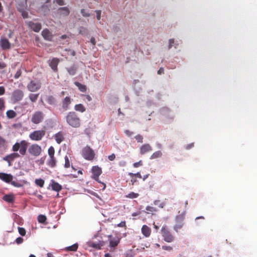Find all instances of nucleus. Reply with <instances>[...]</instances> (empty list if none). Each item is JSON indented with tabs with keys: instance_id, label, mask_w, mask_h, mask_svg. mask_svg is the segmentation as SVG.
<instances>
[{
	"instance_id": "nucleus-1",
	"label": "nucleus",
	"mask_w": 257,
	"mask_h": 257,
	"mask_svg": "<svg viewBox=\"0 0 257 257\" xmlns=\"http://www.w3.org/2000/svg\"><path fill=\"white\" fill-rule=\"evenodd\" d=\"M66 121L72 127L78 128L81 126V119L74 111L69 112L66 116Z\"/></svg>"
},
{
	"instance_id": "nucleus-2",
	"label": "nucleus",
	"mask_w": 257,
	"mask_h": 257,
	"mask_svg": "<svg viewBox=\"0 0 257 257\" xmlns=\"http://www.w3.org/2000/svg\"><path fill=\"white\" fill-rule=\"evenodd\" d=\"M29 143L26 140H22L16 143L12 147V151L14 152L19 151L20 155L25 156L28 148Z\"/></svg>"
},
{
	"instance_id": "nucleus-3",
	"label": "nucleus",
	"mask_w": 257,
	"mask_h": 257,
	"mask_svg": "<svg viewBox=\"0 0 257 257\" xmlns=\"http://www.w3.org/2000/svg\"><path fill=\"white\" fill-rule=\"evenodd\" d=\"M185 217V211H183L180 213L179 212V214L177 215L175 218L176 224L174 226V229L178 232V230L181 229L184 225V221Z\"/></svg>"
},
{
	"instance_id": "nucleus-4",
	"label": "nucleus",
	"mask_w": 257,
	"mask_h": 257,
	"mask_svg": "<svg viewBox=\"0 0 257 257\" xmlns=\"http://www.w3.org/2000/svg\"><path fill=\"white\" fill-rule=\"evenodd\" d=\"M161 231L165 241L172 242L174 240L175 237L174 235L170 232L166 225H164L162 227Z\"/></svg>"
},
{
	"instance_id": "nucleus-5",
	"label": "nucleus",
	"mask_w": 257,
	"mask_h": 257,
	"mask_svg": "<svg viewBox=\"0 0 257 257\" xmlns=\"http://www.w3.org/2000/svg\"><path fill=\"white\" fill-rule=\"evenodd\" d=\"M82 155L85 159L91 161L94 158L95 153L89 146H87L82 149Z\"/></svg>"
},
{
	"instance_id": "nucleus-6",
	"label": "nucleus",
	"mask_w": 257,
	"mask_h": 257,
	"mask_svg": "<svg viewBox=\"0 0 257 257\" xmlns=\"http://www.w3.org/2000/svg\"><path fill=\"white\" fill-rule=\"evenodd\" d=\"M28 151L31 156L38 157L41 155L42 150L40 146L37 144H33L29 147Z\"/></svg>"
},
{
	"instance_id": "nucleus-7",
	"label": "nucleus",
	"mask_w": 257,
	"mask_h": 257,
	"mask_svg": "<svg viewBox=\"0 0 257 257\" xmlns=\"http://www.w3.org/2000/svg\"><path fill=\"white\" fill-rule=\"evenodd\" d=\"M44 116L45 114L42 111H36L32 115L31 121L33 123L37 124L43 121Z\"/></svg>"
},
{
	"instance_id": "nucleus-8",
	"label": "nucleus",
	"mask_w": 257,
	"mask_h": 257,
	"mask_svg": "<svg viewBox=\"0 0 257 257\" xmlns=\"http://www.w3.org/2000/svg\"><path fill=\"white\" fill-rule=\"evenodd\" d=\"M24 95L22 90L19 89H16L12 93L11 100L13 103H16L23 99Z\"/></svg>"
},
{
	"instance_id": "nucleus-9",
	"label": "nucleus",
	"mask_w": 257,
	"mask_h": 257,
	"mask_svg": "<svg viewBox=\"0 0 257 257\" xmlns=\"http://www.w3.org/2000/svg\"><path fill=\"white\" fill-rule=\"evenodd\" d=\"M45 134L46 132L44 130L35 131L30 134L29 138L31 140L39 141L42 139Z\"/></svg>"
},
{
	"instance_id": "nucleus-10",
	"label": "nucleus",
	"mask_w": 257,
	"mask_h": 257,
	"mask_svg": "<svg viewBox=\"0 0 257 257\" xmlns=\"http://www.w3.org/2000/svg\"><path fill=\"white\" fill-rule=\"evenodd\" d=\"M27 87L30 91L36 92L40 89L41 83L39 80H31Z\"/></svg>"
},
{
	"instance_id": "nucleus-11",
	"label": "nucleus",
	"mask_w": 257,
	"mask_h": 257,
	"mask_svg": "<svg viewBox=\"0 0 257 257\" xmlns=\"http://www.w3.org/2000/svg\"><path fill=\"white\" fill-rule=\"evenodd\" d=\"M20 157V155L17 152H14L7 155L5 157L3 158V160L7 162L9 164V166H10L12 165V162L14 161L16 159Z\"/></svg>"
},
{
	"instance_id": "nucleus-12",
	"label": "nucleus",
	"mask_w": 257,
	"mask_h": 257,
	"mask_svg": "<svg viewBox=\"0 0 257 257\" xmlns=\"http://www.w3.org/2000/svg\"><path fill=\"white\" fill-rule=\"evenodd\" d=\"M92 178L100 183L98 177L102 173L101 169L98 166H94L92 168Z\"/></svg>"
},
{
	"instance_id": "nucleus-13",
	"label": "nucleus",
	"mask_w": 257,
	"mask_h": 257,
	"mask_svg": "<svg viewBox=\"0 0 257 257\" xmlns=\"http://www.w3.org/2000/svg\"><path fill=\"white\" fill-rule=\"evenodd\" d=\"M0 46L4 50H9L11 48V44L6 38H1L0 39Z\"/></svg>"
},
{
	"instance_id": "nucleus-14",
	"label": "nucleus",
	"mask_w": 257,
	"mask_h": 257,
	"mask_svg": "<svg viewBox=\"0 0 257 257\" xmlns=\"http://www.w3.org/2000/svg\"><path fill=\"white\" fill-rule=\"evenodd\" d=\"M109 241V246L111 248L116 247L119 243L120 239L118 237H113L112 235H109L108 236Z\"/></svg>"
},
{
	"instance_id": "nucleus-15",
	"label": "nucleus",
	"mask_w": 257,
	"mask_h": 257,
	"mask_svg": "<svg viewBox=\"0 0 257 257\" xmlns=\"http://www.w3.org/2000/svg\"><path fill=\"white\" fill-rule=\"evenodd\" d=\"M60 62L58 58H53L51 60L49 61V66L54 72L58 71V65Z\"/></svg>"
},
{
	"instance_id": "nucleus-16",
	"label": "nucleus",
	"mask_w": 257,
	"mask_h": 257,
	"mask_svg": "<svg viewBox=\"0 0 257 257\" xmlns=\"http://www.w3.org/2000/svg\"><path fill=\"white\" fill-rule=\"evenodd\" d=\"M28 26L35 32H39L42 28L41 24L39 23L29 22L28 23Z\"/></svg>"
},
{
	"instance_id": "nucleus-17",
	"label": "nucleus",
	"mask_w": 257,
	"mask_h": 257,
	"mask_svg": "<svg viewBox=\"0 0 257 257\" xmlns=\"http://www.w3.org/2000/svg\"><path fill=\"white\" fill-rule=\"evenodd\" d=\"M13 177L11 174L5 173H0V179L6 183H10Z\"/></svg>"
},
{
	"instance_id": "nucleus-18",
	"label": "nucleus",
	"mask_w": 257,
	"mask_h": 257,
	"mask_svg": "<svg viewBox=\"0 0 257 257\" xmlns=\"http://www.w3.org/2000/svg\"><path fill=\"white\" fill-rule=\"evenodd\" d=\"M152 151V147L149 144H145L140 148V153L144 155Z\"/></svg>"
},
{
	"instance_id": "nucleus-19",
	"label": "nucleus",
	"mask_w": 257,
	"mask_h": 257,
	"mask_svg": "<svg viewBox=\"0 0 257 257\" xmlns=\"http://www.w3.org/2000/svg\"><path fill=\"white\" fill-rule=\"evenodd\" d=\"M71 102V99L69 96H66L65 97L62 102V108L65 110H67L69 108V105Z\"/></svg>"
},
{
	"instance_id": "nucleus-20",
	"label": "nucleus",
	"mask_w": 257,
	"mask_h": 257,
	"mask_svg": "<svg viewBox=\"0 0 257 257\" xmlns=\"http://www.w3.org/2000/svg\"><path fill=\"white\" fill-rule=\"evenodd\" d=\"M42 35L45 40L48 41H51L53 38L52 33L47 29L43 30Z\"/></svg>"
},
{
	"instance_id": "nucleus-21",
	"label": "nucleus",
	"mask_w": 257,
	"mask_h": 257,
	"mask_svg": "<svg viewBox=\"0 0 257 257\" xmlns=\"http://www.w3.org/2000/svg\"><path fill=\"white\" fill-rule=\"evenodd\" d=\"M51 186L53 190L58 192L60 191L62 189V186L53 180H51Z\"/></svg>"
},
{
	"instance_id": "nucleus-22",
	"label": "nucleus",
	"mask_w": 257,
	"mask_h": 257,
	"mask_svg": "<svg viewBox=\"0 0 257 257\" xmlns=\"http://www.w3.org/2000/svg\"><path fill=\"white\" fill-rule=\"evenodd\" d=\"M54 138L56 142L60 144L64 140L63 133L62 132H59L54 135Z\"/></svg>"
},
{
	"instance_id": "nucleus-23",
	"label": "nucleus",
	"mask_w": 257,
	"mask_h": 257,
	"mask_svg": "<svg viewBox=\"0 0 257 257\" xmlns=\"http://www.w3.org/2000/svg\"><path fill=\"white\" fill-rule=\"evenodd\" d=\"M142 232L143 234L148 237L150 236L151 233V228L146 225H144L142 228Z\"/></svg>"
},
{
	"instance_id": "nucleus-24",
	"label": "nucleus",
	"mask_w": 257,
	"mask_h": 257,
	"mask_svg": "<svg viewBox=\"0 0 257 257\" xmlns=\"http://www.w3.org/2000/svg\"><path fill=\"white\" fill-rule=\"evenodd\" d=\"M56 159L55 157H49L47 161V165L51 168H54L56 165Z\"/></svg>"
},
{
	"instance_id": "nucleus-25",
	"label": "nucleus",
	"mask_w": 257,
	"mask_h": 257,
	"mask_svg": "<svg viewBox=\"0 0 257 257\" xmlns=\"http://www.w3.org/2000/svg\"><path fill=\"white\" fill-rule=\"evenodd\" d=\"M104 245V243L103 241H99L98 243L92 242L89 246L97 249H100Z\"/></svg>"
},
{
	"instance_id": "nucleus-26",
	"label": "nucleus",
	"mask_w": 257,
	"mask_h": 257,
	"mask_svg": "<svg viewBox=\"0 0 257 257\" xmlns=\"http://www.w3.org/2000/svg\"><path fill=\"white\" fill-rule=\"evenodd\" d=\"M3 199L8 203H13L15 200V197L13 194H6L3 196Z\"/></svg>"
},
{
	"instance_id": "nucleus-27",
	"label": "nucleus",
	"mask_w": 257,
	"mask_h": 257,
	"mask_svg": "<svg viewBox=\"0 0 257 257\" xmlns=\"http://www.w3.org/2000/svg\"><path fill=\"white\" fill-rule=\"evenodd\" d=\"M46 101L49 104L53 105L55 104L56 100L52 95H48L46 96Z\"/></svg>"
},
{
	"instance_id": "nucleus-28",
	"label": "nucleus",
	"mask_w": 257,
	"mask_h": 257,
	"mask_svg": "<svg viewBox=\"0 0 257 257\" xmlns=\"http://www.w3.org/2000/svg\"><path fill=\"white\" fill-rule=\"evenodd\" d=\"M74 109L76 111L83 112L86 110L84 106L82 104H76L74 106Z\"/></svg>"
},
{
	"instance_id": "nucleus-29",
	"label": "nucleus",
	"mask_w": 257,
	"mask_h": 257,
	"mask_svg": "<svg viewBox=\"0 0 257 257\" xmlns=\"http://www.w3.org/2000/svg\"><path fill=\"white\" fill-rule=\"evenodd\" d=\"M75 85L78 87L79 89L83 92H85L86 91L87 88L85 85L82 84L81 83L78 82H75L74 83Z\"/></svg>"
},
{
	"instance_id": "nucleus-30",
	"label": "nucleus",
	"mask_w": 257,
	"mask_h": 257,
	"mask_svg": "<svg viewBox=\"0 0 257 257\" xmlns=\"http://www.w3.org/2000/svg\"><path fill=\"white\" fill-rule=\"evenodd\" d=\"M6 115L9 118H14L17 115V113L13 110H9L6 112Z\"/></svg>"
},
{
	"instance_id": "nucleus-31",
	"label": "nucleus",
	"mask_w": 257,
	"mask_h": 257,
	"mask_svg": "<svg viewBox=\"0 0 257 257\" xmlns=\"http://www.w3.org/2000/svg\"><path fill=\"white\" fill-rule=\"evenodd\" d=\"M59 11H62L61 15L67 16L70 14V11L67 7H61L59 9Z\"/></svg>"
},
{
	"instance_id": "nucleus-32",
	"label": "nucleus",
	"mask_w": 257,
	"mask_h": 257,
	"mask_svg": "<svg viewBox=\"0 0 257 257\" xmlns=\"http://www.w3.org/2000/svg\"><path fill=\"white\" fill-rule=\"evenodd\" d=\"M162 156V153L161 151H158L154 153L150 157L151 159H155L158 158H160Z\"/></svg>"
},
{
	"instance_id": "nucleus-33",
	"label": "nucleus",
	"mask_w": 257,
	"mask_h": 257,
	"mask_svg": "<svg viewBox=\"0 0 257 257\" xmlns=\"http://www.w3.org/2000/svg\"><path fill=\"white\" fill-rule=\"evenodd\" d=\"M78 247V244L77 243H75L71 246H68L66 248V250L67 251H76Z\"/></svg>"
},
{
	"instance_id": "nucleus-34",
	"label": "nucleus",
	"mask_w": 257,
	"mask_h": 257,
	"mask_svg": "<svg viewBox=\"0 0 257 257\" xmlns=\"http://www.w3.org/2000/svg\"><path fill=\"white\" fill-rule=\"evenodd\" d=\"M35 182L37 186L40 187L41 188L43 187L45 183L44 180L42 179H37L35 180Z\"/></svg>"
},
{
	"instance_id": "nucleus-35",
	"label": "nucleus",
	"mask_w": 257,
	"mask_h": 257,
	"mask_svg": "<svg viewBox=\"0 0 257 257\" xmlns=\"http://www.w3.org/2000/svg\"><path fill=\"white\" fill-rule=\"evenodd\" d=\"M79 33L82 35H87L88 34V30L83 27H80L79 28Z\"/></svg>"
},
{
	"instance_id": "nucleus-36",
	"label": "nucleus",
	"mask_w": 257,
	"mask_h": 257,
	"mask_svg": "<svg viewBox=\"0 0 257 257\" xmlns=\"http://www.w3.org/2000/svg\"><path fill=\"white\" fill-rule=\"evenodd\" d=\"M39 94L38 93V94L31 93L29 95V98L31 100V101L33 102H35L37 100V99L39 97Z\"/></svg>"
},
{
	"instance_id": "nucleus-37",
	"label": "nucleus",
	"mask_w": 257,
	"mask_h": 257,
	"mask_svg": "<svg viewBox=\"0 0 257 257\" xmlns=\"http://www.w3.org/2000/svg\"><path fill=\"white\" fill-rule=\"evenodd\" d=\"M47 219L46 216L44 215H39L38 217V221L39 223H44Z\"/></svg>"
},
{
	"instance_id": "nucleus-38",
	"label": "nucleus",
	"mask_w": 257,
	"mask_h": 257,
	"mask_svg": "<svg viewBox=\"0 0 257 257\" xmlns=\"http://www.w3.org/2000/svg\"><path fill=\"white\" fill-rule=\"evenodd\" d=\"M139 196V194L138 193H136L132 192L128 193L127 195H125V197L131 199H134L137 198Z\"/></svg>"
},
{
	"instance_id": "nucleus-39",
	"label": "nucleus",
	"mask_w": 257,
	"mask_h": 257,
	"mask_svg": "<svg viewBox=\"0 0 257 257\" xmlns=\"http://www.w3.org/2000/svg\"><path fill=\"white\" fill-rule=\"evenodd\" d=\"M48 154L49 156V157H54L55 154V149L53 147L51 146L48 150Z\"/></svg>"
},
{
	"instance_id": "nucleus-40",
	"label": "nucleus",
	"mask_w": 257,
	"mask_h": 257,
	"mask_svg": "<svg viewBox=\"0 0 257 257\" xmlns=\"http://www.w3.org/2000/svg\"><path fill=\"white\" fill-rule=\"evenodd\" d=\"M65 159V164L64 167L66 168H68L70 167V162L69 160V157L67 156H66L64 158Z\"/></svg>"
},
{
	"instance_id": "nucleus-41",
	"label": "nucleus",
	"mask_w": 257,
	"mask_h": 257,
	"mask_svg": "<svg viewBox=\"0 0 257 257\" xmlns=\"http://www.w3.org/2000/svg\"><path fill=\"white\" fill-rule=\"evenodd\" d=\"M67 71L70 75H74L76 73V68L74 66L71 67L67 69Z\"/></svg>"
},
{
	"instance_id": "nucleus-42",
	"label": "nucleus",
	"mask_w": 257,
	"mask_h": 257,
	"mask_svg": "<svg viewBox=\"0 0 257 257\" xmlns=\"http://www.w3.org/2000/svg\"><path fill=\"white\" fill-rule=\"evenodd\" d=\"M154 204L155 205L158 206L160 208H163L165 205L163 202H162L159 200H156L154 201Z\"/></svg>"
},
{
	"instance_id": "nucleus-43",
	"label": "nucleus",
	"mask_w": 257,
	"mask_h": 257,
	"mask_svg": "<svg viewBox=\"0 0 257 257\" xmlns=\"http://www.w3.org/2000/svg\"><path fill=\"white\" fill-rule=\"evenodd\" d=\"M146 209L148 212H152V213L156 212L157 211V209L156 208L152 207V206H147L146 208Z\"/></svg>"
},
{
	"instance_id": "nucleus-44",
	"label": "nucleus",
	"mask_w": 257,
	"mask_h": 257,
	"mask_svg": "<svg viewBox=\"0 0 257 257\" xmlns=\"http://www.w3.org/2000/svg\"><path fill=\"white\" fill-rule=\"evenodd\" d=\"M18 229L19 233L22 236H25L26 235V231L24 228L21 227H18Z\"/></svg>"
},
{
	"instance_id": "nucleus-45",
	"label": "nucleus",
	"mask_w": 257,
	"mask_h": 257,
	"mask_svg": "<svg viewBox=\"0 0 257 257\" xmlns=\"http://www.w3.org/2000/svg\"><path fill=\"white\" fill-rule=\"evenodd\" d=\"M5 101L3 98H0V110H3L5 107Z\"/></svg>"
},
{
	"instance_id": "nucleus-46",
	"label": "nucleus",
	"mask_w": 257,
	"mask_h": 257,
	"mask_svg": "<svg viewBox=\"0 0 257 257\" xmlns=\"http://www.w3.org/2000/svg\"><path fill=\"white\" fill-rule=\"evenodd\" d=\"M135 139L137 141L138 143H143V137L142 136L140 135H138L135 137Z\"/></svg>"
},
{
	"instance_id": "nucleus-47",
	"label": "nucleus",
	"mask_w": 257,
	"mask_h": 257,
	"mask_svg": "<svg viewBox=\"0 0 257 257\" xmlns=\"http://www.w3.org/2000/svg\"><path fill=\"white\" fill-rule=\"evenodd\" d=\"M6 143V141L3 137L0 136V148L4 147Z\"/></svg>"
},
{
	"instance_id": "nucleus-48",
	"label": "nucleus",
	"mask_w": 257,
	"mask_h": 257,
	"mask_svg": "<svg viewBox=\"0 0 257 257\" xmlns=\"http://www.w3.org/2000/svg\"><path fill=\"white\" fill-rule=\"evenodd\" d=\"M81 13L84 17H88L90 16V14L85 12V10L83 9L81 10Z\"/></svg>"
},
{
	"instance_id": "nucleus-49",
	"label": "nucleus",
	"mask_w": 257,
	"mask_h": 257,
	"mask_svg": "<svg viewBox=\"0 0 257 257\" xmlns=\"http://www.w3.org/2000/svg\"><path fill=\"white\" fill-rule=\"evenodd\" d=\"M23 241H24L23 238L21 237H19L17 238L15 240V242L18 244L22 243L23 242Z\"/></svg>"
},
{
	"instance_id": "nucleus-50",
	"label": "nucleus",
	"mask_w": 257,
	"mask_h": 257,
	"mask_svg": "<svg viewBox=\"0 0 257 257\" xmlns=\"http://www.w3.org/2000/svg\"><path fill=\"white\" fill-rule=\"evenodd\" d=\"M142 165H143V162L141 160L138 162H136V163H134V164H133V166L135 168H138L140 166H142Z\"/></svg>"
},
{
	"instance_id": "nucleus-51",
	"label": "nucleus",
	"mask_w": 257,
	"mask_h": 257,
	"mask_svg": "<svg viewBox=\"0 0 257 257\" xmlns=\"http://www.w3.org/2000/svg\"><path fill=\"white\" fill-rule=\"evenodd\" d=\"M21 74H22L21 70L18 69L17 70L16 73L15 75V76H14L15 78H16V79L19 78L21 76Z\"/></svg>"
},
{
	"instance_id": "nucleus-52",
	"label": "nucleus",
	"mask_w": 257,
	"mask_h": 257,
	"mask_svg": "<svg viewBox=\"0 0 257 257\" xmlns=\"http://www.w3.org/2000/svg\"><path fill=\"white\" fill-rule=\"evenodd\" d=\"M10 183L12 185L16 187H20L22 186V185L19 182L12 181Z\"/></svg>"
},
{
	"instance_id": "nucleus-53",
	"label": "nucleus",
	"mask_w": 257,
	"mask_h": 257,
	"mask_svg": "<svg viewBox=\"0 0 257 257\" xmlns=\"http://www.w3.org/2000/svg\"><path fill=\"white\" fill-rule=\"evenodd\" d=\"M95 13L96 14V19L98 20H100L101 18V11L100 10H96L95 11Z\"/></svg>"
},
{
	"instance_id": "nucleus-54",
	"label": "nucleus",
	"mask_w": 257,
	"mask_h": 257,
	"mask_svg": "<svg viewBox=\"0 0 257 257\" xmlns=\"http://www.w3.org/2000/svg\"><path fill=\"white\" fill-rule=\"evenodd\" d=\"M174 42H175V41H174V39H170L169 40V46H168L169 49H170L172 47L173 44L174 43Z\"/></svg>"
},
{
	"instance_id": "nucleus-55",
	"label": "nucleus",
	"mask_w": 257,
	"mask_h": 257,
	"mask_svg": "<svg viewBox=\"0 0 257 257\" xmlns=\"http://www.w3.org/2000/svg\"><path fill=\"white\" fill-rule=\"evenodd\" d=\"M162 248L164 250H166L168 251H171L173 249L172 247H171L170 246H167V245L162 246Z\"/></svg>"
},
{
	"instance_id": "nucleus-56",
	"label": "nucleus",
	"mask_w": 257,
	"mask_h": 257,
	"mask_svg": "<svg viewBox=\"0 0 257 257\" xmlns=\"http://www.w3.org/2000/svg\"><path fill=\"white\" fill-rule=\"evenodd\" d=\"M117 226L120 227H126V222L125 221H121L119 224H118Z\"/></svg>"
},
{
	"instance_id": "nucleus-57",
	"label": "nucleus",
	"mask_w": 257,
	"mask_h": 257,
	"mask_svg": "<svg viewBox=\"0 0 257 257\" xmlns=\"http://www.w3.org/2000/svg\"><path fill=\"white\" fill-rule=\"evenodd\" d=\"M115 155L114 154H112L108 156V159H109V160L111 161H113L115 159Z\"/></svg>"
},
{
	"instance_id": "nucleus-58",
	"label": "nucleus",
	"mask_w": 257,
	"mask_h": 257,
	"mask_svg": "<svg viewBox=\"0 0 257 257\" xmlns=\"http://www.w3.org/2000/svg\"><path fill=\"white\" fill-rule=\"evenodd\" d=\"M5 91V88L4 86H0V95H4Z\"/></svg>"
},
{
	"instance_id": "nucleus-59",
	"label": "nucleus",
	"mask_w": 257,
	"mask_h": 257,
	"mask_svg": "<svg viewBox=\"0 0 257 257\" xmlns=\"http://www.w3.org/2000/svg\"><path fill=\"white\" fill-rule=\"evenodd\" d=\"M124 133L128 137H131L134 134L132 132H131L129 130H125Z\"/></svg>"
},
{
	"instance_id": "nucleus-60",
	"label": "nucleus",
	"mask_w": 257,
	"mask_h": 257,
	"mask_svg": "<svg viewBox=\"0 0 257 257\" xmlns=\"http://www.w3.org/2000/svg\"><path fill=\"white\" fill-rule=\"evenodd\" d=\"M7 65L5 63L0 61V69H2L6 67Z\"/></svg>"
},
{
	"instance_id": "nucleus-61",
	"label": "nucleus",
	"mask_w": 257,
	"mask_h": 257,
	"mask_svg": "<svg viewBox=\"0 0 257 257\" xmlns=\"http://www.w3.org/2000/svg\"><path fill=\"white\" fill-rule=\"evenodd\" d=\"M56 2L60 6H63L64 5V0H56Z\"/></svg>"
},
{
	"instance_id": "nucleus-62",
	"label": "nucleus",
	"mask_w": 257,
	"mask_h": 257,
	"mask_svg": "<svg viewBox=\"0 0 257 257\" xmlns=\"http://www.w3.org/2000/svg\"><path fill=\"white\" fill-rule=\"evenodd\" d=\"M164 73V68L162 67L160 68L158 71V74L159 75L163 74Z\"/></svg>"
},
{
	"instance_id": "nucleus-63",
	"label": "nucleus",
	"mask_w": 257,
	"mask_h": 257,
	"mask_svg": "<svg viewBox=\"0 0 257 257\" xmlns=\"http://www.w3.org/2000/svg\"><path fill=\"white\" fill-rule=\"evenodd\" d=\"M90 42L92 44V45L93 46H95V44H96V41H95V38L92 37L90 39Z\"/></svg>"
},
{
	"instance_id": "nucleus-64",
	"label": "nucleus",
	"mask_w": 257,
	"mask_h": 257,
	"mask_svg": "<svg viewBox=\"0 0 257 257\" xmlns=\"http://www.w3.org/2000/svg\"><path fill=\"white\" fill-rule=\"evenodd\" d=\"M22 15L24 18H27L28 17V13L24 11L22 12Z\"/></svg>"
}]
</instances>
